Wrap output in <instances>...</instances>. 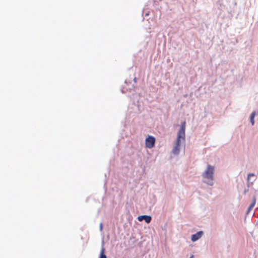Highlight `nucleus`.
<instances>
[{
    "label": "nucleus",
    "mask_w": 258,
    "mask_h": 258,
    "mask_svg": "<svg viewBox=\"0 0 258 258\" xmlns=\"http://www.w3.org/2000/svg\"><path fill=\"white\" fill-rule=\"evenodd\" d=\"M185 121H183L180 125V127L178 132L177 139L175 142L173 149L172 153L175 155H178L180 152L182 144L185 142Z\"/></svg>",
    "instance_id": "nucleus-1"
},
{
    "label": "nucleus",
    "mask_w": 258,
    "mask_h": 258,
    "mask_svg": "<svg viewBox=\"0 0 258 258\" xmlns=\"http://www.w3.org/2000/svg\"><path fill=\"white\" fill-rule=\"evenodd\" d=\"M215 166L208 164L201 173L202 181L208 185L214 184Z\"/></svg>",
    "instance_id": "nucleus-2"
},
{
    "label": "nucleus",
    "mask_w": 258,
    "mask_h": 258,
    "mask_svg": "<svg viewBox=\"0 0 258 258\" xmlns=\"http://www.w3.org/2000/svg\"><path fill=\"white\" fill-rule=\"evenodd\" d=\"M155 143V138L151 136H149L145 140L146 147L149 149L154 147Z\"/></svg>",
    "instance_id": "nucleus-3"
},
{
    "label": "nucleus",
    "mask_w": 258,
    "mask_h": 258,
    "mask_svg": "<svg viewBox=\"0 0 258 258\" xmlns=\"http://www.w3.org/2000/svg\"><path fill=\"white\" fill-rule=\"evenodd\" d=\"M204 235V232L202 231H198L196 233L192 234L191 236V240L192 242H196L199 240Z\"/></svg>",
    "instance_id": "nucleus-4"
},
{
    "label": "nucleus",
    "mask_w": 258,
    "mask_h": 258,
    "mask_svg": "<svg viewBox=\"0 0 258 258\" xmlns=\"http://www.w3.org/2000/svg\"><path fill=\"white\" fill-rule=\"evenodd\" d=\"M258 116V110L252 111L249 116V120L251 125H253L255 123L254 118Z\"/></svg>",
    "instance_id": "nucleus-5"
},
{
    "label": "nucleus",
    "mask_w": 258,
    "mask_h": 258,
    "mask_svg": "<svg viewBox=\"0 0 258 258\" xmlns=\"http://www.w3.org/2000/svg\"><path fill=\"white\" fill-rule=\"evenodd\" d=\"M138 220L139 221L145 220L147 223H150L152 218L150 216L148 215H141L138 217Z\"/></svg>",
    "instance_id": "nucleus-6"
},
{
    "label": "nucleus",
    "mask_w": 258,
    "mask_h": 258,
    "mask_svg": "<svg viewBox=\"0 0 258 258\" xmlns=\"http://www.w3.org/2000/svg\"><path fill=\"white\" fill-rule=\"evenodd\" d=\"M256 177L255 175L253 173H249L247 175V185L249 186L250 185H252L253 181L255 180Z\"/></svg>",
    "instance_id": "nucleus-7"
},
{
    "label": "nucleus",
    "mask_w": 258,
    "mask_h": 258,
    "mask_svg": "<svg viewBox=\"0 0 258 258\" xmlns=\"http://www.w3.org/2000/svg\"><path fill=\"white\" fill-rule=\"evenodd\" d=\"M255 200L253 201V202H252V203L251 204V205L249 206L248 210H247V214L249 213L250 211L253 208V207L255 205Z\"/></svg>",
    "instance_id": "nucleus-8"
},
{
    "label": "nucleus",
    "mask_w": 258,
    "mask_h": 258,
    "mask_svg": "<svg viewBox=\"0 0 258 258\" xmlns=\"http://www.w3.org/2000/svg\"><path fill=\"white\" fill-rule=\"evenodd\" d=\"M99 258H107L106 255L104 254V248H102L100 252Z\"/></svg>",
    "instance_id": "nucleus-9"
},
{
    "label": "nucleus",
    "mask_w": 258,
    "mask_h": 258,
    "mask_svg": "<svg viewBox=\"0 0 258 258\" xmlns=\"http://www.w3.org/2000/svg\"><path fill=\"white\" fill-rule=\"evenodd\" d=\"M102 227H103V226H102V223H100V230H102Z\"/></svg>",
    "instance_id": "nucleus-10"
},
{
    "label": "nucleus",
    "mask_w": 258,
    "mask_h": 258,
    "mask_svg": "<svg viewBox=\"0 0 258 258\" xmlns=\"http://www.w3.org/2000/svg\"><path fill=\"white\" fill-rule=\"evenodd\" d=\"M134 81H135V82H136V78H135V79H134Z\"/></svg>",
    "instance_id": "nucleus-11"
}]
</instances>
